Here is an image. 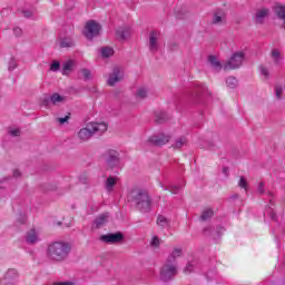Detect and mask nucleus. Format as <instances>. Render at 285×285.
Masks as SVG:
<instances>
[{
  "label": "nucleus",
  "mask_w": 285,
  "mask_h": 285,
  "mask_svg": "<svg viewBox=\"0 0 285 285\" xmlns=\"http://www.w3.org/2000/svg\"><path fill=\"white\" fill-rule=\"evenodd\" d=\"M72 247L67 242H55L48 246L47 255L53 262H63L70 255Z\"/></svg>",
  "instance_id": "nucleus-1"
},
{
  "label": "nucleus",
  "mask_w": 285,
  "mask_h": 285,
  "mask_svg": "<svg viewBox=\"0 0 285 285\" xmlns=\"http://www.w3.org/2000/svg\"><path fill=\"white\" fill-rule=\"evenodd\" d=\"M129 199L134 202L136 208L140 210V213H149L153 207V203L150 202V196L148 191L144 189H134L129 194Z\"/></svg>",
  "instance_id": "nucleus-2"
},
{
  "label": "nucleus",
  "mask_w": 285,
  "mask_h": 285,
  "mask_svg": "<svg viewBox=\"0 0 285 285\" xmlns=\"http://www.w3.org/2000/svg\"><path fill=\"white\" fill-rule=\"evenodd\" d=\"M108 130L106 122H89L85 128H81L77 137L80 141H88L94 135H104Z\"/></svg>",
  "instance_id": "nucleus-3"
},
{
  "label": "nucleus",
  "mask_w": 285,
  "mask_h": 285,
  "mask_svg": "<svg viewBox=\"0 0 285 285\" xmlns=\"http://www.w3.org/2000/svg\"><path fill=\"white\" fill-rule=\"evenodd\" d=\"M177 275V264L166 262L160 268V281L170 282Z\"/></svg>",
  "instance_id": "nucleus-4"
},
{
  "label": "nucleus",
  "mask_w": 285,
  "mask_h": 285,
  "mask_svg": "<svg viewBox=\"0 0 285 285\" xmlns=\"http://www.w3.org/2000/svg\"><path fill=\"white\" fill-rule=\"evenodd\" d=\"M82 32L87 39H95V37H99V33L101 32V24L95 20H90L86 23Z\"/></svg>",
  "instance_id": "nucleus-5"
},
{
  "label": "nucleus",
  "mask_w": 285,
  "mask_h": 285,
  "mask_svg": "<svg viewBox=\"0 0 285 285\" xmlns=\"http://www.w3.org/2000/svg\"><path fill=\"white\" fill-rule=\"evenodd\" d=\"M242 63H244V52L239 51L234 53L230 59L224 65V70H236V68H240Z\"/></svg>",
  "instance_id": "nucleus-6"
},
{
  "label": "nucleus",
  "mask_w": 285,
  "mask_h": 285,
  "mask_svg": "<svg viewBox=\"0 0 285 285\" xmlns=\"http://www.w3.org/2000/svg\"><path fill=\"white\" fill-rule=\"evenodd\" d=\"M100 242H104L105 244H121V242H124V234L117 232L114 234L102 235L100 236Z\"/></svg>",
  "instance_id": "nucleus-7"
},
{
  "label": "nucleus",
  "mask_w": 285,
  "mask_h": 285,
  "mask_svg": "<svg viewBox=\"0 0 285 285\" xmlns=\"http://www.w3.org/2000/svg\"><path fill=\"white\" fill-rule=\"evenodd\" d=\"M106 164L109 168H115L119 166V153L117 150H108L105 154Z\"/></svg>",
  "instance_id": "nucleus-8"
},
{
  "label": "nucleus",
  "mask_w": 285,
  "mask_h": 285,
  "mask_svg": "<svg viewBox=\"0 0 285 285\" xmlns=\"http://www.w3.org/2000/svg\"><path fill=\"white\" fill-rule=\"evenodd\" d=\"M149 144L154 146H164L170 141V135H166L164 132L154 135L148 139Z\"/></svg>",
  "instance_id": "nucleus-9"
},
{
  "label": "nucleus",
  "mask_w": 285,
  "mask_h": 285,
  "mask_svg": "<svg viewBox=\"0 0 285 285\" xmlns=\"http://www.w3.org/2000/svg\"><path fill=\"white\" fill-rule=\"evenodd\" d=\"M24 239H26V243L30 245L39 244V242H41L39 229L37 228L29 229L26 234Z\"/></svg>",
  "instance_id": "nucleus-10"
},
{
  "label": "nucleus",
  "mask_w": 285,
  "mask_h": 285,
  "mask_svg": "<svg viewBox=\"0 0 285 285\" xmlns=\"http://www.w3.org/2000/svg\"><path fill=\"white\" fill-rule=\"evenodd\" d=\"M18 278L19 274L17 273V269H9L0 282L2 285H14L17 284Z\"/></svg>",
  "instance_id": "nucleus-11"
},
{
  "label": "nucleus",
  "mask_w": 285,
  "mask_h": 285,
  "mask_svg": "<svg viewBox=\"0 0 285 285\" xmlns=\"http://www.w3.org/2000/svg\"><path fill=\"white\" fill-rule=\"evenodd\" d=\"M124 79V71L119 67L114 68V71L109 75L107 80L108 86H115V83H119Z\"/></svg>",
  "instance_id": "nucleus-12"
},
{
  "label": "nucleus",
  "mask_w": 285,
  "mask_h": 285,
  "mask_svg": "<svg viewBox=\"0 0 285 285\" xmlns=\"http://www.w3.org/2000/svg\"><path fill=\"white\" fill-rule=\"evenodd\" d=\"M148 47L150 52H157V50H159V33L157 31H151L149 33Z\"/></svg>",
  "instance_id": "nucleus-13"
},
{
  "label": "nucleus",
  "mask_w": 285,
  "mask_h": 285,
  "mask_svg": "<svg viewBox=\"0 0 285 285\" xmlns=\"http://www.w3.org/2000/svg\"><path fill=\"white\" fill-rule=\"evenodd\" d=\"M212 23L214 26H226V12L224 10L214 12Z\"/></svg>",
  "instance_id": "nucleus-14"
},
{
  "label": "nucleus",
  "mask_w": 285,
  "mask_h": 285,
  "mask_svg": "<svg viewBox=\"0 0 285 285\" xmlns=\"http://www.w3.org/2000/svg\"><path fill=\"white\" fill-rule=\"evenodd\" d=\"M271 59L275 66H282L284 63V56L279 49H272Z\"/></svg>",
  "instance_id": "nucleus-15"
},
{
  "label": "nucleus",
  "mask_w": 285,
  "mask_h": 285,
  "mask_svg": "<svg viewBox=\"0 0 285 285\" xmlns=\"http://www.w3.org/2000/svg\"><path fill=\"white\" fill-rule=\"evenodd\" d=\"M77 66V62L72 59H69L62 63V75H70L72 70H75V67Z\"/></svg>",
  "instance_id": "nucleus-16"
},
{
  "label": "nucleus",
  "mask_w": 285,
  "mask_h": 285,
  "mask_svg": "<svg viewBox=\"0 0 285 285\" xmlns=\"http://www.w3.org/2000/svg\"><path fill=\"white\" fill-rule=\"evenodd\" d=\"M181 253H183L181 248L179 247L174 248L173 252L168 255L166 262L168 264H177V259L181 255Z\"/></svg>",
  "instance_id": "nucleus-17"
},
{
  "label": "nucleus",
  "mask_w": 285,
  "mask_h": 285,
  "mask_svg": "<svg viewBox=\"0 0 285 285\" xmlns=\"http://www.w3.org/2000/svg\"><path fill=\"white\" fill-rule=\"evenodd\" d=\"M130 35H131L130 27H120L116 31V37L118 39H128V37H130Z\"/></svg>",
  "instance_id": "nucleus-18"
},
{
  "label": "nucleus",
  "mask_w": 285,
  "mask_h": 285,
  "mask_svg": "<svg viewBox=\"0 0 285 285\" xmlns=\"http://www.w3.org/2000/svg\"><path fill=\"white\" fill-rule=\"evenodd\" d=\"M269 11L266 8H263L256 12V23H264V19L268 17Z\"/></svg>",
  "instance_id": "nucleus-19"
},
{
  "label": "nucleus",
  "mask_w": 285,
  "mask_h": 285,
  "mask_svg": "<svg viewBox=\"0 0 285 285\" xmlns=\"http://www.w3.org/2000/svg\"><path fill=\"white\" fill-rule=\"evenodd\" d=\"M275 14L283 21V28L285 29V6L276 7Z\"/></svg>",
  "instance_id": "nucleus-20"
},
{
  "label": "nucleus",
  "mask_w": 285,
  "mask_h": 285,
  "mask_svg": "<svg viewBox=\"0 0 285 285\" xmlns=\"http://www.w3.org/2000/svg\"><path fill=\"white\" fill-rule=\"evenodd\" d=\"M160 186L164 190H169L173 195H177L179 190H181V187L179 185H170V186H165L164 183H160Z\"/></svg>",
  "instance_id": "nucleus-21"
},
{
  "label": "nucleus",
  "mask_w": 285,
  "mask_h": 285,
  "mask_svg": "<svg viewBox=\"0 0 285 285\" xmlns=\"http://www.w3.org/2000/svg\"><path fill=\"white\" fill-rule=\"evenodd\" d=\"M109 217H110V215H108V213L101 214L100 216H98V217L96 218V225H97V227L99 228V227L104 226V224H106V222H108V218H109Z\"/></svg>",
  "instance_id": "nucleus-22"
},
{
  "label": "nucleus",
  "mask_w": 285,
  "mask_h": 285,
  "mask_svg": "<svg viewBox=\"0 0 285 285\" xmlns=\"http://www.w3.org/2000/svg\"><path fill=\"white\" fill-rule=\"evenodd\" d=\"M208 62L210 63L212 68H215L217 71L222 70V63L217 61V57L209 56Z\"/></svg>",
  "instance_id": "nucleus-23"
},
{
  "label": "nucleus",
  "mask_w": 285,
  "mask_h": 285,
  "mask_svg": "<svg viewBox=\"0 0 285 285\" xmlns=\"http://www.w3.org/2000/svg\"><path fill=\"white\" fill-rule=\"evenodd\" d=\"M50 101H51V104H53V106H57V104H63V101H66V98L62 97V96L59 95V94H53V95L50 97Z\"/></svg>",
  "instance_id": "nucleus-24"
},
{
  "label": "nucleus",
  "mask_w": 285,
  "mask_h": 285,
  "mask_svg": "<svg viewBox=\"0 0 285 285\" xmlns=\"http://www.w3.org/2000/svg\"><path fill=\"white\" fill-rule=\"evenodd\" d=\"M72 46H75L72 38H63L60 40L61 48H72Z\"/></svg>",
  "instance_id": "nucleus-25"
},
{
  "label": "nucleus",
  "mask_w": 285,
  "mask_h": 285,
  "mask_svg": "<svg viewBox=\"0 0 285 285\" xmlns=\"http://www.w3.org/2000/svg\"><path fill=\"white\" fill-rule=\"evenodd\" d=\"M157 224H158L161 228H168V226H170V222H169L168 218H166L165 216H158V218H157Z\"/></svg>",
  "instance_id": "nucleus-26"
},
{
  "label": "nucleus",
  "mask_w": 285,
  "mask_h": 285,
  "mask_svg": "<svg viewBox=\"0 0 285 285\" xmlns=\"http://www.w3.org/2000/svg\"><path fill=\"white\" fill-rule=\"evenodd\" d=\"M186 144H187L186 138L180 137L175 140V142L173 144V148H176V149L184 148V146H186Z\"/></svg>",
  "instance_id": "nucleus-27"
},
{
  "label": "nucleus",
  "mask_w": 285,
  "mask_h": 285,
  "mask_svg": "<svg viewBox=\"0 0 285 285\" xmlns=\"http://www.w3.org/2000/svg\"><path fill=\"white\" fill-rule=\"evenodd\" d=\"M213 215H215V213L213 212V209L207 208L203 212V214L200 215V219L202 222H207V219H210V217H213Z\"/></svg>",
  "instance_id": "nucleus-28"
},
{
  "label": "nucleus",
  "mask_w": 285,
  "mask_h": 285,
  "mask_svg": "<svg viewBox=\"0 0 285 285\" xmlns=\"http://www.w3.org/2000/svg\"><path fill=\"white\" fill-rule=\"evenodd\" d=\"M136 95L139 99H146V97H148L147 87H139Z\"/></svg>",
  "instance_id": "nucleus-29"
},
{
  "label": "nucleus",
  "mask_w": 285,
  "mask_h": 285,
  "mask_svg": "<svg viewBox=\"0 0 285 285\" xmlns=\"http://www.w3.org/2000/svg\"><path fill=\"white\" fill-rule=\"evenodd\" d=\"M168 119V116L166 115V112L160 111L158 114H156V124H164V121H166Z\"/></svg>",
  "instance_id": "nucleus-30"
},
{
  "label": "nucleus",
  "mask_w": 285,
  "mask_h": 285,
  "mask_svg": "<svg viewBox=\"0 0 285 285\" xmlns=\"http://www.w3.org/2000/svg\"><path fill=\"white\" fill-rule=\"evenodd\" d=\"M117 184V178L115 177H109L106 180V188L108 191L112 190V188L115 187V185Z\"/></svg>",
  "instance_id": "nucleus-31"
},
{
  "label": "nucleus",
  "mask_w": 285,
  "mask_h": 285,
  "mask_svg": "<svg viewBox=\"0 0 285 285\" xmlns=\"http://www.w3.org/2000/svg\"><path fill=\"white\" fill-rule=\"evenodd\" d=\"M101 55L102 57H106V58L112 57V55H115V50L110 47H105L101 49Z\"/></svg>",
  "instance_id": "nucleus-32"
},
{
  "label": "nucleus",
  "mask_w": 285,
  "mask_h": 285,
  "mask_svg": "<svg viewBox=\"0 0 285 285\" xmlns=\"http://www.w3.org/2000/svg\"><path fill=\"white\" fill-rule=\"evenodd\" d=\"M226 85L228 88H236L237 87V78L228 77L226 80Z\"/></svg>",
  "instance_id": "nucleus-33"
},
{
  "label": "nucleus",
  "mask_w": 285,
  "mask_h": 285,
  "mask_svg": "<svg viewBox=\"0 0 285 285\" xmlns=\"http://www.w3.org/2000/svg\"><path fill=\"white\" fill-rule=\"evenodd\" d=\"M239 188H244V190L248 191V180L244 176H240V179L238 181Z\"/></svg>",
  "instance_id": "nucleus-34"
},
{
  "label": "nucleus",
  "mask_w": 285,
  "mask_h": 285,
  "mask_svg": "<svg viewBox=\"0 0 285 285\" xmlns=\"http://www.w3.org/2000/svg\"><path fill=\"white\" fill-rule=\"evenodd\" d=\"M282 92H284V85H276L275 86L276 99H282Z\"/></svg>",
  "instance_id": "nucleus-35"
},
{
  "label": "nucleus",
  "mask_w": 285,
  "mask_h": 285,
  "mask_svg": "<svg viewBox=\"0 0 285 285\" xmlns=\"http://www.w3.org/2000/svg\"><path fill=\"white\" fill-rule=\"evenodd\" d=\"M160 244H161V239H159L157 236L151 237L150 246H153V248H159Z\"/></svg>",
  "instance_id": "nucleus-36"
},
{
  "label": "nucleus",
  "mask_w": 285,
  "mask_h": 285,
  "mask_svg": "<svg viewBox=\"0 0 285 285\" xmlns=\"http://www.w3.org/2000/svg\"><path fill=\"white\" fill-rule=\"evenodd\" d=\"M61 68V63L59 61H53L51 65H50V70L51 72H59Z\"/></svg>",
  "instance_id": "nucleus-37"
},
{
  "label": "nucleus",
  "mask_w": 285,
  "mask_h": 285,
  "mask_svg": "<svg viewBox=\"0 0 285 285\" xmlns=\"http://www.w3.org/2000/svg\"><path fill=\"white\" fill-rule=\"evenodd\" d=\"M259 70H261V75H263L265 79H268V77H271V70H268L266 66H261Z\"/></svg>",
  "instance_id": "nucleus-38"
},
{
  "label": "nucleus",
  "mask_w": 285,
  "mask_h": 285,
  "mask_svg": "<svg viewBox=\"0 0 285 285\" xmlns=\"http://www.w3.org/2000/svg\"><path fill=\"white\" fill-rule=\"evenodd\" d=\"M195 271V264L188 263L186 267L184 268L185 275H190Z\"/></svg>",
  "instance_id": "nucleus-39"
},
{
  "label": "nucleus",
  "mask_w": 285,
  "mask_h": 285,
  "mask_svg": "<svg viewBox=\"0 0 285 285\" xmlns=\"http://www.w3.org/2000/svg\"><path fill=\"white\" fill-rule=\"evenodd\" d=\"M81 75L85 79H92V73L88 69H81Z\"/></svg>",
  "instance_id": "nucleus-40"
},
{
  "label": "nucleus",
  "mask_w": 285,
  "mask_h": 285,
  "mask_svg": "<svg viewBox=\"0 0 285 285\" xmlns=\"http://www.w3.org/2000/svg\"><path fill=\"white\" fill-rule=\"evenodd\" d=\"M9 135H11V137H19V135H21V130L19 129H11L9 130Z\"/></svg>",
  "instance_id": "nucleus-41"
},
{
  "label": "nucleus",
  "mask_w": 285,
  "mask_h": 285,
  "mask_svg": "<svg viewBox=\"0 0 285 285\" xmlns=\"http://www.w3.org/2000/svg\"><path fill=\"white\" fill-rule=\"evenodd\" d=\"M258 195H264L266 193V189L264 188V183H259L257 187Z\"/></svg>",
  "instance_id": "nucleus-42"
},
{
  "label": "nucleus",
  "mask_w": 285,
  "mask_h": 285,
  "mask_svg": "<svg viewBox=\"0 0 285 285\" xmlns=\"http://www.w3.org/2000/svg\"><path fill=\"white\" fill-rule=\"evenodd\" d=\"M70 119V116H65L63 118H57V121H59V124L61 126H63V124H67V121Z\"/></svg>",
  "instance_id": "nucleus-43"
},
{
  "label": "nucleus",
  "mask_w": 285,
  "mask_h": 285,
  "mask_svg": "<svg viewBox=\"0 0 285 285\" xmlns=\"http://www.w3.org/2000/svg\"><path fill=\"white\" fill-rule=\"evenodd\" d=\"M14 68H17V60L11 59L9 62V70H14Z\"/></svg>",
  "instance_id": "nucleus-44"
},
{
  "label": "nucleus",
  "mask_w": 285,
  "mask_h": 285,
  "mask_svg": "<svg viewBox=\"0 0 285 285\" xmlns=\"http://www.w3.org/2000/svg\"><path fill=\"white\" fill-rule=\"evenodd\" d=\"M13 33L17 37H21V35H23V30H21V28L17 27V28L13 29Z\"/></svg>",
  "instance_id": "nucleus-45"
},
{
  "label": "nucleus",
  "mask_w": 285,
  "mask_h": 285,
  "mask_svg": "<svg viewBox=\"0 0 285 285\" xmlns=\"http://www.w3.org/2000/svg\"><path fill=\"white\" fill-rule=\"evenodd\" d=\"M20 175H21V171H19V169H16L13 171V177H16V179L19 178Z\"/></svg>",
  "instance_id": "nucleus-46"
},
{
  "label": "nucleus",
  "mask_w": 285,
  "mask_h": 285,
  "mask_svg": "<svg viewBox=\"0 0 285 285\" xmlns=\"http://www.w3.org/2000/svg\"><path fill=\"white\" fill-rule=\"evenodd\" d=\"M24 17H27V19H30V17H32V12L30 11H23Z\"/></svg>",
  "instance_id": "nucleus-47"
},
{
  "label": "nucleus",
  "mask_w": 285,
  "mask_h": 285,
  "mask_svg": "<svg viewBox=\"0 0 285 285\" xmlns=\"http://www.w3.org/2000/svg\"><path fill=\"white\" fill-rule=\"evenodd\" d=\"M223 173H224V175H225L226 177H228V173H229L228 167H224V168H223Z\"/></svg>",
  "instance_id": "nucleus-48"
}]
</instances>
